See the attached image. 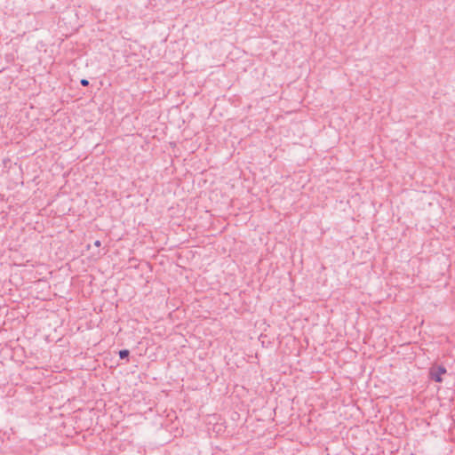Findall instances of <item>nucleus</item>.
<instances>
[{"mask_svg":"<svg viewBox=\"0 0 455 455\" xmlns=\"http://www.w3.org/2000/svg\"><path fill=\"white\" fill-rule=\"evenodd\" d=\"M447 372L446 368L443 365H433L429 369V378L435 382H443L442 375Z\"/></svg>","mask_w":455,"mask_h":455,"instance_id":"f257e3e1","label":"nucleus"},{"mask_svg":"<svg viewBox=\"0 0 455 455\" xmlns=\"http://www.w3.org/2000/svg\"><path fill=\"white\" fill-rule=\"evenodd\" d=\"M120 359H128L130 351L128 349H122L118 352Z\"/></svg>","mask_w":455,"mask_h":455,"instance_id":"f03ea898","label":"nucleus"},{"mask_svg":"<svg viewBox=\"0 0 455 455\" xmlns=\"http://www.w3.org/2000/svg\"><path fill=\"white\" fill-rule=\"evenodd\" d=\"M80 84H81L82 86L85 87V86H88L90 83H89V81L87 79L83 78V79H81Z\"/></svg>","mask_w":455,"mask_h":455,"instance_id":"7ed1b4c3","label":"nucleus"},{"mask_svg":"<svg viewBox=\"0 0 455 455\" xmlns=\"http://www.w3.org/2000/svg\"><path fill=\"white\" fill-rule=\"evenodd\" d=\"M94 245H95L96 247H100V246L101 245L100 241V240H96V241L94 242Z\"/></svg>","mask_w":455,"mask_h":455,"instance_id":"20e7f679","label":"nucleus"}]
</instances>
